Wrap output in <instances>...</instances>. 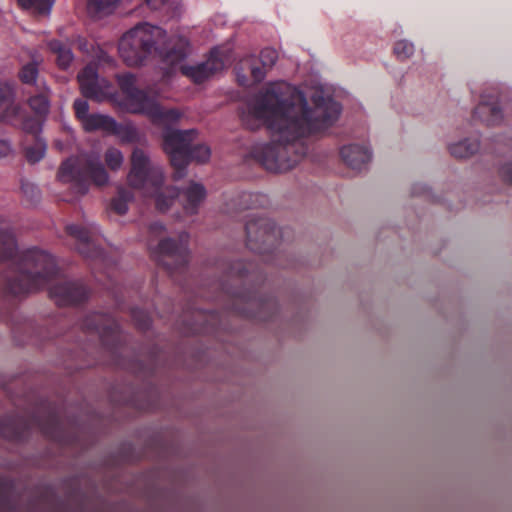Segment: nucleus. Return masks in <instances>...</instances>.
Masks as SVG:
<instances>
[{"instance_id":"nucleus-1","label":"nucleus","mask_w":512,"mask_h":512,"mask_svg":"<svg viewBox=\"0 0 512 512\" xmlns=\"http://www.w3.org/2000/svg\"><path fill=\"white\" fill-rule=\"evenodd\" d=\"M117 80L128 110L134 114L146 115L154 125L163 126V149L174 168L175 180L185 176L186 167L191 161L205 163L209 160L211 151L207 145L192 146L197 135L196 130H177L170 127L182 116L178 109H164L151 90L136 86V77L132 73L118 75Z\"/></svg>"},{"instance_id":"nucleus-2","label":"nucleus","mask_w":512,"mask_h":512,"mask_svg":"<svg viewBox=\"0 0 512 512\" xmlns=\"http://www.w3.org/2000/svg\"><path fill=\"white\" fill-rule=\"evenodd\" d=\"M241 120L251 130L264 126L271 134V142L254 147L251 156L268 171L285 172L288 169V82L269 83L251 97Z\"/></svg>"},{"instance_id":"nucleus-3","label":"nucleus","mask_w":512,"mask_h":512,"mask_svg":"<svg viewBox=\"0 0 512 512\" xmlns=\"http://www.w3.org/2000/svg\"><path fill=\"white\" fill-rule=\"evenodd\" d=\"M217 269L222 272L218 287L227 312L258 321L274 320L279 303L274 296L259 293L265 276L257 263L221 260Z\"/></svg>"},{"instance_id":"nucleus-4","label":"nucleus","mask_w":512,"mask_h":512,"mask_svg":"<svg viewBox=\"0 0 512 512\" xmlns=\"http://www.w3.org/2000/svg\"><path fill=\"white\" fill-rule=\"evenodd\" d=\"M290 170L308 153L310 138L319 136L338 120L342 106L331 95L316 91L311 97L312 107L306 97L290 84Z\"/></svg>"},{"instance_id":"nucleus-5","label":"nucleus","mask_w":512,"mask_h":512,"mask_svg":"<svg viewBox=\"0 0 512 512\" xmlns=\"http://www.w3.org/2000/svg\"><path fill=\"white\" fill-rule=\"evenodd\" d=\"M128 184L135 189L151 190L155 195L156 208L166 212L178 199L187 215L196 214L199 205L206 197V189L200 183L191 182L184 190L168 187L161 190L164 181L163 170L154 165L148 155L140 148H135L131 155V169L127 177Z\"/></svg>"},{"instance_id":"nucleus-6","label":"nucleus","mask_w":512,"mask_h":512,"mask_svg":"<svg viewBox=\"0 0 512 512\" xmlns=\"http://www.w3.org/2000/svg\"><path fill=\"white\" fill-rule=\"evenodd\" d=\"M190 43L184 34H156L153 39H142L138 34H122L118 51L128 66H139L152 57L173 66L189 54Z\"/></svg>"},{"instance_id":"nucleus-7","label":"nucleus","mask_w":512,"mask_h":512,"mask_svg":"<svg viewBox=\"0 0 512 512\" xmlns=\"http://www.w3.org/2000/svg\"><path fill=\"white\" fill-rule=\"evenodd\" d=\"M34 427H37L50 440L65 442L61 417L55 408H49L42 416L26 417L9 414L1 417L0 437L9 441L22 442Z\"/></svg>"},{"instance_id":"nucleus-8","label":"nucleus","mask_w":512,"mask_h":512,"mask_svg":"<svg viewBox=\"0 0 512 512\" xmlns=\"http://www.w3.org/2000/svg\"><path fill=\"white\" fill-rule=\"evenodd\" d=\"M57 179L61 183L71 184L76 194L85 195L91 183L104 186L108 183L109 176L97 158L88 157L81 161L76 157H70L61 163Z\"/></svg>"},{"instance_id":"nucleus-9","label":"nucleus","mask_w":512,"mask_h":512,"mask_svg":"<svg viewBox=\"0 0 512 512\" xmlns=\"http://www.w3.org/2000/svg\"><path fill=\"white\" fill-rule=\"evenodd\" d=\"M65 232L75 241L76 250L92 262L94 271H102L109 278L112 276L117 263L98 244L99 231L95 225L69 224Z\"/></svg>"},{"instance_id":"nucleus-10","label":"nucleus","mask_w":512,"mask_h":512,"mask_svg":"<svg viewBox=\"0 0 512 512\" xmlns=\"http://www.w3.org/2000/svg\"><path fill=\"white\" fill-rule=\"evenodd\" d=\"M80 326L85 334L96 335L99 338L103 349L111 356L114 365L124 366L122 354L125 349V337L115 318L109 314L95 312L87 315Z\"/></svg>"},{"instance_id":"nucleus-11","label":"nucleus","mask_w":512,"mask_h":512,"mask_svg":"<svg viewBox=\"0 0 512 512\" xmlns=\"http://www.w3.org/2000/svg\"><path fill=\"white\" fill-rule=\"evenodd\" d=\"M246 246L259 255H274L282 233L276 223L266 217L251 216L245 224Z\"/></svg>"},{"instance_id":"nucleus-12","label":"nucleus","mask_w":512,"mask_h":512,"mask_svg":"<svg viewBox=\"0 0 512 512\" xmlns=\"http://www.w3.org/2000/svg\"><path fill=\"white\" fill-rule=\"evenodd\" d=\"M189 235L182 232L178 239L164 238L159 241L152 254L158 266L163 267L170 275L183 273L189 262Z\"/></svg>"},{"instance_id":"nucleus-13","label":"nucleus","mask_w":512,"mask_h":512,"mask_svg":"<svg viewBox=\"0 0 512 512\" xmlns=\"http://www.w3.org/2000/svg\"><path fill=\"white\" fill-rule=\"evenodd\" d=\"M235 59L233 48L230 44L213 47L207 59L196 65H181L182 75L189 78L195 84H202L216 73L222 71L227 63Z\"/></svg>"},{"instance_id":"nucleus-14","label":"nucleus","mask_w":512,"mask_h":512,"mask_svg":"<svg viewBox=\"0 0 512 512\" xmlns=\"http://www.w3.org/2000/svg\"><path fill=\"white\" fill-rule=\"evenodd\" d=\"M502 95L495 87L483 91L480 102L474 109L473 118L480 120L487 126H495L502 122L503 113L500 107Z\"/></svg>"},{"instance_id":"nucleus-15","label":"nucleus","mask_w":512,"mask_h":512,"mask_svg":"<svg viewBox=\"0 0 512 512\" xmlns=\"http://www.w3.org/2000/svg\"><path fill=\"white\" fill-rule=\"evenodd\" d=\"M49 296L59 306L77 305L85 302L89 290L81 281H60L49 288Z\"/></svg>"},{"instance_id":"nucleus-16","label":"nucleus","mask_w":512,"mask_h":512,"mask_svg":"<svg viewBox=\"0 0 512 512\" xmlns=\"http://www.w3.org/2000/svg\"><path fill=\"white\" fill-rule=\"evenodd\" d=\"M278 59V53L274 48L266 47L261 50L259 55V62L261 66L257 65V60L250 56L242 59L239 63L238 79L241 78L240 70L248 68L250 70L251 77L255 83L261 82L266 75L268 69L272 68ZM242 85H246L244 81L239 80Z\"/></svg>"},{"instance_id":"nucleus-17","label":"nucleus","mask_w":512,"mask_h":512,"mask_svg":"<svg viewBox=\"0 0 512 512\" xmlns=\"http://www.w3.org/2000/svg\"><path fill=\"white\" fill-rule=\"evenodd\" d=\"M343 161L353 170H362L370 162L372 154L364 145L351 144L343 146L340 150Z\"/></svg>"},{"instance_id":"nucleus-18","label":"nucleus","mask_w":512,"mask_h":512,"mask_svg":"<svg viewBox=\"0 0 512 512\" xmlns=\"http://www.w3.org/2000/svg\"><path fill=\"white\" fill-rule=\"evenodd\" d=\"M78 82L82 95L85 98L100 102L104 99V92L98 84L97 73L92 67H85L78 74Z\"/></svg>"},{"instance_id":"nucleus-19","label":"nucleus","mask_w":512,"mask_h":512,"mask_svg":"<svg viewBox=\"0 0 512 512\" xmlns=\"http://www.w3.org/2000/svg\"><path fill=\"white\" fill-rule=\"evenodd\" d=\"M194 320L187 325V332L192 334H206L214 330V323L218 321L216 311L198 310L193 314Z\"/></svg>"},{"instance_id":"nucleus-20","label":"nucleus","mask_w":512,"mask_h":512,"mask_svg":"<svg viewBox=\"0 0 512 512\" xmlns=\"http://www.w3.org/2000/svg\"><path fill=\"white\" fill-rule=\"evenodd\" d=\"M80 123L86 132L101 130L110 134L117 128V121L114 118L97 113L89 114Z\"/></svg>"},{"instance_id":"nucleus-21","label":"nucleus","mask_w":512,"mask_h":512,"mask_svg":"<svg viewBox=\"0 0 512 512\" xmlns=\"http://www.w3.org/2000/svg\"><path fill=\"white\" fill-rule=\"evenodd\" d=\"M268 200L264 194L256 192H242L233 200V205L237 211L263 207Z\"/></svg>"},{"instance_id":"nucleus-22","label":"nucleus","mask_w":512,"mask_h":512,"mask_svg":"<svg viewBox=\"0 0 512 512\" xmlns=\"http://www.w3.org/2000/svg\"><path fill=\"white\" fill-rule=\"evenodd\" d=\"M49 50L56 56V63L60 69L66 70L73 61L71 48L59 40H52L48 43Z\"/></svg>"},{"instance_id":"nucleus-23","label":"nucleus","mask_w":512,"mask_h":512,"mask_svg":"<svg viewBox=\"0 0 512 512\" xmlns=\"http://www.w3.org/2000/svg\"><path fill=\"white\" fill-rule=\"evenodd\" d=\"M37 93L28 100L30 108L38 117L45 116L49 111V89L46 85L38 86Z\"/></svg>"},{"instance_id":"nucleus-24","label":"nucleus","mask_w":512,"mask_h":512,"mask_svg":"<svg viewBox=\"0 0 512 512\" xmlns=\"http://www.w3.org/2000/svg\"><path fill=\"white\" fill-rule=\"evenodd\" d=\"M480 144L477 138H467L449 146L450 154L458 159L468 158L479 150Z\"/></svg>"},{"instance_id":"nucleus-25","label":"nucleus","mask_w":512,"mask_h":512,"mask_svg":"<svg viewBox=\"0 0 512 512\" xmlns=\"http://www.w3.org/2000/svg\"><path fill=\"white\" fill-rule=\"evenodd\" d=\"M17 108L12 104V90L6 84L0 83V121H8Z\"/></svg>"},{"instance_id":"nucleus-26","label":"nucleus","mask_w":512,"mask_h":512,"mask_svg":"<svg viewBox=\"0 0 512 512\" xmlns=\"http://www.w3.org/2000/svg\"><path fill=\"white\" fill-rule=\"evenodd\" d=\"M132 193L123 187L118 188L117 195L111 200L110 208L119 215H124L128 210V203L132 200Z\"/></svg>"},{"instance_id":"nucleus-27","label":"nucleus","mask_w":512,"mask_h":512,"mask_svg":"<svg viewBox=\"0 0 512 512\" xmlns=\"http://www.w3.org/2000/svg\"><path fill=\"white\" fill-rule=\"evenodd\" d=\"M19 5L27 11L37 15L50 13L55 0H18Z\"/></svg>"},{"instance_id":"nucleus-28","label":"nucleus","mask_w":512,"mask_h":512,"mask_svg":"<svg viewBox=\"0 0 512 512\" xmlns=\"http://www.w3.org/2000/svg\"><path fill=\"white\" fill-rule=\"evenodd\" d=\"M38 63L33 60L25 64L19 71L18 76L23 84L38 86L45 85L44 83L38 82Z\"/></svg>"},{"instance_id":"nucleus-29","label":"nucleus","mask_w":512,"mask_h":512,"mask_svg":"<svg viewBox=\"0 0 512 512\" xmlns=\"http://www.w3.org/2000/svg\"><path fill=\"white\" fill-rule=\"evenodd\" d=\"M33 144L24 148L26 160L29 163L39 162L45 155L47 145L42 138L32 139Z\"/></svg>"},{"instance_id":"nucleus-30","label":"nucleus","mask_w":512,"mask_h":512,"mask_svg":"<svg viewBox=\"0 0 512 512\" xmlns=\"http://www.w3.org/2000/svg\"><path fill=\"white\" fill-rule=\"evenodd\" d=\"M12 484L5 479H0V512H12L14 503L11 497Z\"/></svg>"},{"instance_id":"nucleus-31","label":"nucleus","mask_w":512,"mask_h":512,"mask_svg":"<svg viewBox=\"0 0 512 512\" xmlns=\"http://www.w3.org/2000/svg\"><path fill=\"white\" fill-rule=\"evenodd\" d=\"M131 318L136 326V328L140 331H147L152 323V319L150 314L138 307L132 308L130 312Z\"/></svg>"},{"instance_id":"nucleus-32","label":"nucleus","mask_w":512,"mask_h":512,"mask_svg":"<svg viewBox=\"0 0 512 512\" xmlns=\"http://www.w3.org/2000/svg\"><path fill=\"white\" fill-rule=\"evenodd\" d=\"M121 0H90L88 10L90 13H111Z\"/></svg>"},{"instance_id":"nucleus-33","label":"nucleus","mask_w":512,"mask_h":512,"mask_svg":"<svg viewBox=\"0 0 512 512\" xmlns=\"http://www.w3.org/2000/svg\"><path fill=\"white\" fill-rule=\"evenodd\" d=\"M106 165L113 171L119 169L123 163V155L117 148H108L104 154Z\"/></svg>"},{"instance_id":"nucleus-34","label":"nucleus","mask_w":512,"mask_h":512,"mask_svg":"<svg viewBox=\"0 0 512 512\" xmlns=\"http://www.w3.org/2000/svg\"><path fill=\"white\" fill-rule=\"evenodd\" d=\"M22 129L31 135L32 139L41 138L39 132L41 131V122L38 117H25L22 120Z\"/></svg>"},{"instance_id":"nucleus-35","label":"nucleus","mask_w":512,"mask_h":512,"mask_svg":"<svg viewBox=\"0 0 512 512\" xmlns=\"http://www.w3.org/2000/svg\"><path fill=\"white\" fill-rule=\"evenodd\" d=\"M414 52V45L406 40L398 41L394 45V54L400 60L408 59Z\"/></svg>"},{"instance_id":"nucleus-36","label":"nucleus","mask_w":512,"mask_h":512,"mask_svg":"<svg viewBox=\"0 0 512 512\" xmlns=\"http://www.w3.org/2000/svg\"><path fill=\"white\" fill-rule=\"evenodd\" d=\"M21 191L30 203H36L40 199L39 188L31 182L22 181Z\"/></svg>"},{"instance_id":"nucleus-37","label":"nucleus","mask_w":512,"mask_h":512,"mask_svg":"<svg viewBox=\"0 0 512 512\" xmlns=\"http://www.w3.org/2000/svg\"><path fill=\"white\" fill-rule=\"evenodd\" d=\"M112 135L123 137L127 141H134L137 136V131L134 127L129 125H122L117 122L115 132H110Z\"/></svg>"},{"instance_id":"nucleus-38","label":"nucleus","mask_w":512,"mask_h":512,"mask_svg":"<svg viewBox=\"0 0 512 512\" xmlns=\"http://www.w3.org/2000/svg\"><path fill=\"white\" fill-rule=\"evenodd\" d=\"M76 118L81 122L89 115V104L85 99H76L73 103Z\"/></svg>"},{"instance_id":"nucleus-39","label":"nucleus","mask_w":512,"mask_h":512,"mask_svg":"<svg viewBox=\"0 0 512 512\" xmlns=\"http://www.w3.org/2000/svg\"><path fill=\"white\" fill-rule=\"evenodd\" d=\"M154 30H161V28H158L151 23L148 22H141L137 24L134 28H132L129 32H153ZM162 32H165V29H162Z\"/></svg>"},{"instance_id":"nucleus-40","label":"nucleus","mask_w":512,"mask_h":512,"mask_svg":"<svg viewBox=\"0 0 512 512\" xmlns=\"http://www.w3.org/2000/svg\"><path fill=\"white\" fill-rule=\"evenodd\" d=\"M499 173L505 183L512 185V162L504 164Z\"/></svg>"},{"instance_id":"nucleus-41","label":"nucleus","mask_w":512,"mask_h":512,"mask_svg":"<svg viewBox=\"0 0 512 512\" xmlns=\"http://www.w3.org/2000/svg\"><path fill=\"white\" fill-rule=\"evenodd\" d=\"M150 236H158L165 231V226L161 222H153L148 228Z\"/></svg>"},{"instance_id":"nucleus-42","label":"nucleus","mask_w":512,"mask_h":512,"mask_svg":"<svg viewBox=\"0 0 512 512\" xmlns=\"http://www.w3.org/2000/svg\"><path fill=\"white\" fill-rule=\"evenodd\" d=\"M11 151V147L8 142L0 140V158L7 156Z\"/></svg>"},{"instance_id":"nucleus-43","label":"nucleus","mask_w":512,"mask_h":512,"mask_svg":"<svg viewBox=\"0 0 512 512\" xmlns=\"http://www.w3.org/2000/svg\"><path fill=\"white\" fill-rule=\"evenodd\" d=\"M428 188L421 184H415L412 188V193L415 195H421L426 193Z\"/></svg>"},{"instance_id":"nucleus-44","label":"nucleus","mask_w":512,"mask_h":512,"mask_svg":"<svg viewBox=\"0 0 512 512\" xmlns=\"http://www.w3.org/2000/svg\"><path fill=\"white\" fill-rule=\"evenodd\" d=\"M146 1H147V4L153 9L158 8L161 4H163L165 2V0H146Z\"/></svg>"},{"instance_id":"nucleus-45","label":"nucleus","mask_w":512,"mask_h":512,"mask_svg":"<svg viewBox=\"0 0 512 512\" xmlns=\"http://www.w3.org/2000/svg\"><path fill=\"white\" fill-rule=\"evenodd\" d=\"M289 301H290V306H291L292 305V294L291 293H290Z\"/></svg>"}]
</instances>
